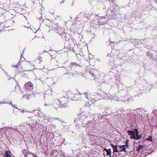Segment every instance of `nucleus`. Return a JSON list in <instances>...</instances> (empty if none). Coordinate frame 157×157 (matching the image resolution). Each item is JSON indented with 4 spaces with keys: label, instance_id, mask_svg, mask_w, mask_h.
<instances>
[{
    "label": "nucleus",
    "instance_id": "1",
    "mask_svg": "<svg viewBox=\"0 0 157 157\" xmlns=\"http://www.w3.org/2000/svg\"><path fill=\"white\" fill-rule=\"evenodd\" d=\"M96 95V97L95 98L93 97L94 95H92V97H91L92 99L94 100L95 101H97L99 99V98L101 97L105 98L107 96V94L103 91H101L100 94L98 93L94 95L95 96Z\"/></svg>",
    "mask_w": 157,
    "mask_h": 157
},
{
    "label": "nucleus",
    "instance_id": "2",
    "mask_svg": "<svg viewBox=\"0 0 157 157\" xmlns=\"http://www.w3.org/2000/svg\"><path fill=\"white\" fill-rule=\"evenodd\" d=\"M24 88L28 92H31L33 88V84L30 82H28L25 84Z\"/></svg>",
    "mask_w": 157,
    "mask_h": 157
},
{
    "label": "nucleus",
    "instance_id": "3",
    "mask_svg": "<svg viewBox=\"0 0 157 157\" xmlns=\"http://www.w3.org/2000/svg\"><path fill=\"white\" fill-rule=\"evenodd\" d=\"M63 94H66L67 95L66 97L67 98V99H70L71 100H74V98L75 97V95L74 94L71 92H68L67 93L65 92H63L62 93Z\"/></svg>",
    "mask_w": 157,
    "mask_h": 157
},
{
    "label": "nucleus",
    "instance_id": "4",
    "mask_svg": "<svg viewBox=\"0 0 157 157\" xmlns=\"http://www.w3.org/2000/svg\"><path fill=\"white\" fill-rule=\"evenodd\" d=\"M68 101L67 98L66 97L64 96L60 98L59 101L60 104H62L63 106H64L66 105V103L68 102Z\"/></svg>",
    "mask_w": 157,
    "mask_h": 157
},
{
    "label": "nucleus",
    "instance_id": "5",
    "mask_svg": "<svg viewBox=\"0 0 157 157\" xmlns=\"http://www.w3.org/2000/svg\"><path fill=\"white\" fill-rule=\"evenodd\" d=\"M133 130L135 131V135H136L135 138H134L133 140H137L140 139L141 138V135H138L139 132L137 129H134Z\"/></svg>",
    "mask_w": 157,
    "mask_h": 157
},
{
    "label": "nucleus",
    "instance_id": "6",
    "mask_svg": "<svg viewBox=\"0 0 157 157\" xmlns=\"http://www.w3.org/2000/svg\"><path fill=\"white\" fill-rule=\"evenodd\" d=\"M128 133L130 136V138L131 139L133 140L134 138H135V131L128 130Z\"/></svg>",
    "mask_w": 157,
    "mask_h": 157
},
{
    "label": "nucleus",
    "instance_id": "7",
    "mask_svg": "<svg viewBox=\"0 0 157 157\" xmlns=\"http://www.w3.org/2000/svg\"><path fill=\"white\" fill-rule=\"evenodd\" d=\"M11 153L10 151H5L3 153L4 157H11Z\"/></svg>",
    "mask_w": 157,
    "mask_h": 157
},
{
    "label": "nucleus",
    "instance_id": "8",
    "mask_svg": "<svg viewBox=\"0 0 157 157\" xmlns=\"http://www.w3.org/2000/svg\"><path fill=\"white\" fill-rule=\"evenodd\" d=\"M118 147L120 148L118 149L119 151H126L125 145H119Z\"/></svg>",
    "mask_w": 157,
    "mask_h": 157
},
{
    "label": "nucleus",
    "instance_id": "9",
    "mask_svg": "<svg viewBox=\"0 0 157 157\" xmlns=\"http://www.w3.org/2000/svg\"><path fill=\"white\" fill-rule=\"evenodd\" d=\"M111 146L112 147L113 149V153L119 152V150H118L117 146V145H114L113 144H111Z\"/></svg>",
    "mask_w": 157,
    "mask_h": 157
},
{
    "label": "nucleus",
    "instance_id": "10",
    "mask_svg": "<svg viewBox=\"0 0 157 157\" xmlns=\"http://www.w3.org/2000/svg\"><path fill=\"white\" fill-rule=\"evenodd\" d=\"M105 150L106 152V155H109L110 157L111 156V149H105Z\"/></svg>",
    "mask_w": 157,
    "mask_h": 157
},
{
    "label": "nucleus",
    "instance_id": "11",
    "mask_svg": "<svg viewBox=\"0 0 157 157\" xmlns=\"http://www.w3.org/2000/svg\"><path fill=\"white\" fill-rule=\"evenodd\" d=\"M22 152L25 157H26L27 155L30 153L28 150L25 149L23 150Z\"/></svg>",
    "mask_w": 157,
    "mask_h": 157
},
{
    "label": "nucleus",
    "instance_id": "12",
    "mask_svg": "<svg viewBox=\"0 0 157 157\" xmlns=\"http://www.w3.org/2000/svg\"><path fill=\"white\" fill-rule=\"evenodd\" d=\"M142 146L141 145H139L138 147H137L136 149V151L138 152H139L140 150L142 148Z\"/></svg>",
    "mask_w": 157,
    "mask_h": 157
},
{
    "label": "nucleus",
    "instance_id": "13",
    "mask_svg": "<svg viewBox=\"0 0 157 157\" xmlns=\"http://www.w3.org/2000/svg\"><path fill=\"white\" fill-rule=\"evenodd\" d=\"M39 27H38V28H34V27H33L32 29L33 30V31L34 33H36L39 30Z\"/></svg>",
    "mask_w": 157,
    "mask_h": 157
},
{
    "label": "nucleus",
    "instance_id": "14",
    "mask_svg": "<svg viewBox=\"0 0 157 157\" xmlns=\"http://www.w3.org/2000/svg\"><path fill=\"white\" fill-rule=\"evenodd\" d=\"M26 157H34V155L32 154L29 153L27 155Z\"/></svg>",
    "mask_w": 157,
    "mask_h": 157
},
{
    "label": "nucleus",
    "instance_id": "15",
    "mask_svg": "<svg viewBox=\"0 0 157 157\" xmlns=\"http://www.w3.org/2000/svg\"><path fill=\"white\" fill-rule=\"evenodd\" d=\"M71 65L72 66H79L78 64V63H73V62L71 63Z\"/></svg>",
    "mask_w": 157,
    "mask_h": 157
},
{
    "label": "nucleus",
    "instance_id": "16",
    "mask_svg": "<svg viewBox=\"0 0 157 157\" xmlns=\"http://www.w3.org/2000/svg\"><path fill=\"white\" fill-rule=\"evenodd\" d=\"M39 111L38 110H34V113L36 115V116H38L39 115L38 114Z\"/></svg>",
    "mask_w": 157,
    "mask_h": 157
},
{
    "label": "nucleus",
    "instance_id": "17",
    "mask_svg": "<svg viewBox=\"0 0 157 157\" xmlns=\"http://www.w3.org/2000/svg\"><path fill=\"white\" fill-rule=\"evenodd\" d=\"M128 140H126V141L125 142L126 147L127 148H128Z\"/></svg>",
    "mask_w": 157,
    "mask_h": 157
},
{
    "label": "nucleus",
    "instance_id": "18",
    "mask_svg": "<svg viewBox=\"0 0 157 157\" xmlns=\"http://www.w3.org/2000/svg\"><path fill=\"white\" fill-rule=\"evenodd\" d=\"M88 93H86V94H85V95L86 97L87 98H88V97H87V96H88Z\"/></svg>",
    "mask_w": 157,
    "mask_h": 157
},
{
    "label": "nucleus",
    "instance_id": "19",
    "mask_svg": "<svg viewBox=\"0 0 157 157\" xmlns=\"http://www.w3.org/2000/svg\"><path fill=\"white\" fill-rule=\"evenodd\" d=\"M69 75H70V76H72L73 75V74L72 73H68V74Z\"/></svg>",
    "mask_w": 157,
    "mask_h": 157
},
{
    "label": "nucleus",
    "instance_id": "20",
    "mask_svg": "<svg viewBox=\"0 0 157 157\" xmlns=\"http://www.w3.org/2000/svg\"><path fill=\"white\" fill-rule=\"evenodd\" d=\"M39 60V58H37L35 60L36 61L38 62Z\"/></svg>",
    "mask_w": 157,
    "mask_h": 157
},
{
    "label": "nucleus",
    "instance_id": "21",
    "mask_svg": "<svg viewBox=\"0 0 157 157\" xmlns=\"http://www.w3.org/2000/svg\"><path fill=\"white\" fill-rule=\"evenodd\" d=\"M147 140H148L149 141H151L152 140V139H151V138H149V139H147Z\"/></svg>",
    "mask_w": 157,
    "mask_h": 157
},
{
    "label": "nucleus",
    "instance_id": "22",
    "mask_svg": "<svg viewBox=\"0 0 157 157\" xmlns=\"http://www.w3.org/2000/svg\"><path fill=\"white\" fill-rule=\"evenodd\" d=\"M10 104L13 107V105L11 102H10Z\"/></svg>",
    "mask_w": 157,
    "mask_h": 157
},
{
    "label": "nucleus",
    "instance_id": "23",
    "mask_svg": "<svg viewBox=\"0 0 157 157\" xmlns=\"http://www.w3.org/2000/svg\"><path fill=\"white\" fill-rule=\"evenodd\" d=\"M22 112L24 113V112H25V111H24V110H22Z\"/></svg>",
    "mask_w": 157,
    "mask_h": 157
},
{
    "label": "nucleus",
    "instance_id": "24",
    "mask_svg": "<svg viewBox=\"0 0 157 157\" xmlns=\"http://www.w3.org/2000/svg\"><path fill=\"white\" fill-rule=\"evenodd\" d=\"M64 0H63V1H62V2H61V3H62V2H63V3H64Z\"/></svg>",
    "mask_w": 157,
    "mask_h": 157
},
{
    "label": "nucleus",
    "instance_id": "25",
    "mask_svg": "<svg viewBox=\"0 0 157 157\" xmlns=\"http://www.w3.org/2000/svg\"><path fill=\"white\" fill-rule=\"evenodd\" d=\"M25 96H26L24 95V96H23V98H25Z\"/></svg>",
    "mask_w": 157,
    "mask_h": 157
},
{
    "label": "nucleus",
    "instance_id": "26",
    "mask_svg": "<svg viewBox=\"0 0 157 157\" xmlns=\"http://www.w3.org/2000/svg\"><path fill=\"white\" fill-rule=\"evenodd\" d=\"M14 107L16 109H17V108L16 107L14 106Z\"/></svg>",
    "mask_w": 157,
    "mask_h": 157
},
{
    "label": "nucleus",
    "instance_id": "27",
    "mask_svg": "<svg viewBox=\"0 0 157 157\" xmlns=\"http://www.w3.org/2000/svg\"><path fill=\"white\" fill-rule=\"evenodd\" d=\"M92 75L93 76H94V75L93 74H92Z\"/></svg>",
    "mask_w": 157,
    "mask_h": 157
},
{
    "label": "nucleus",
    "instance_id": "28",
    "mask_svg": "<svg viewBox=\"0 0 157 157\" xmlns=\"http://www.w3.org/2000/svg\"><path fill=\"white\" fill-rule=\"evenodd\" d=\"M24 27H26V26H24Z\"/></svg>",
    "mask_w": 157,
    "mask_h": 157
},
{
    "label": "nucleus",
    "instance_id": "29",
    "mask_svg": "<svg viewBox=\"0 0 157 157\" xmlns=\"http://www.w3.org/2000/svg\"><path fill=\"white\" fill-rule=\"evenodd\" d=\"M55 119H58H58H57V118H56Z\"/></svg>",
    "mask_w": 157,
    "mask_h": 157
}]
</instances>
